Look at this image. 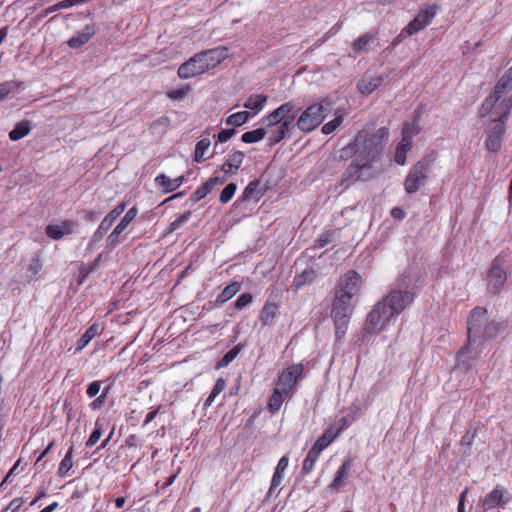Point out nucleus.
Returning <instances> with one entry per match:
<instances>
[{
    "label": "nucleus",
    "instance_id": "f257e3e1",
    "mask_svg": "<svg viewBox=\"0 0 512 512\" xmlns=\"http://www.w3.org/2000/svg\"><path fill=\"white\" fill-rule=\"evenodd\" d=\"M512 109V66L501 76L493 91L483 101L479 116H489L491 123L487 128L485 146L490 152H498L505 133V123Z\"/></svg>",
    "mask_w": 512,
    "mask_h": 512
},
{
    "label": "nucleus",
    "instance_id": "f03ea898",
    "mask_svg": "<svg viewBox=\"0 0 512 512\" xmlns=\"http://www.w3.org/2000/svg\"><path fill=\"white\" fill-rule=\"evenodd\" d=\"M414 301V294L405 284L397 282L390 292L379 300L368 313L365 331L377 334L385 329L390 319L401 314Z\"/></svg>",
    "mask_w": 512,
    "mask_h": 512
},
{
    "label": "nucleus",
    "instance_id": "7ed1b4c3",
    "mask_svg": "<svg viewBox=\"0 0 512 512\" xmlns=\"http://www.w3.org/2000/svg\"><path fill=\"white\" fill-rule=\"evenodd\" d=\"M468 344L463 347L458 357L460 360L470 352V347L477 339L490 340L496 338L505 329V324L500 321L488 319V312L485 308L475 307L467 319Z\"/></svg>",
    "mask_w": 512,
    "mask_h": 512
},
{
    "label": "nucleus",
    "instance_id": "20e7f679",
    "mask_svg": "<svg viewBox=\"0 0 512 512\" xmlns=\"http://www.w3.org/2000/svg\"><path fill=\"white\" fill-rule=\"evenodd\" d=\"M299 113V108L293 102H286L262 119L266 123L268 143L274 146L285 139Z\"/></svg>",
    "mask_w": 512,
    "mask_h": 512
},
{
    "label": "nucleus",
    "instance_id": "39448f33",
    "mask_svg": "<svg viewBox=\"0 0 512 512\" xmlns=\"http://www.w3.org/2000/svg\"><path fill=\"white\" fill-rule=\"evenodd\" d=\"M227 57V48L216 47L196 53L178 68L181 79H189L215 68Z\"/></svg>",
    "mask_w": 512,
    "mask_h": 512
},
{
    "label": "nucleus",
    "instance_id": "423d86ee",
    "mask_svg": "<svg viewBox=\"0 0 512 512\" xmlns=\"http://www.w3.org/2000/svg\"><path fill=\"white\" fill-rule=\"evenodd\" d=\"M388 136L389 131L386 127L379 128L375 133L362 130L355 136L353 144L344 150L349 149L364 158H374L382 151Z\"/></svg>",
    "mask_w": 512,
    "mask_h": 512
},
{
    "label": "nucleus",
    "instance_id": "0eeeda50",
    "mask_svg": "<svg viewBox=\"0 0 512 512\" xmlns=\"http://www.w3.org/2000/svg\"><path fill=\"white\" fill-rule=\"evenodd\" d=\"M433 161V158L424 157L413 165L404 180V189L407 194H414L425 185L431 173Z\"/></svg>",
    "mask_w": 512,
    "mask_h": 512
},
{
    "label": "nucleus",
    "instance_id": "6e6552de",
    "mask_svg": "<svg viewBox=\"0 0 512 512\" xmlns=\"http://www.w3.org/2000/svg\"><path fill=\"white\" fill-rule=\"evenodd\" d=\"M329 107L330 102L326 99L310 105L300 114L296 126L303 132H311L321 124Z\"/></svg>",
    "mask_w": 512,
    "mask_h": 512
},
{
    "label": "nucleus",
    "instance_id": "1a4fd4ad",
    "mask_svg": "<svg viewBox=\"0 0 512 512\" xmlns=\"http://www.w3.org/2000/svg\"><path fill=\"white\" fill-rule=\"evenodd\" d=\"M304 372L302 363L292 364L278 373L275 381L276 388L290 394V397L296 391V384L301 379Z\"/></svg>",
    "mask_w": 512,
    "mask_h": 512
},
{
    "label": "nucleus",
    "instance_id": "9d476101",
    "mask_svg": "<svg viewBox=\"0 0 512 512\" xmlns=\"http://www.w3.org/2000/svg\"><path fill=\"white\" fill-rule=\"evenodd\" d=\"M437 5H428L422 8L419 13L415 16V18L410 21V23L405 28V32L407 36H412L419 31L426 28L433 20L437 13Z\"/></svg>",
    "mask_w": 512,
    "mask_h": 512
},
{
    "label": "nucleus",
    "instance_id": "9b49d317",
    "mask_svg": "<svg viewBox=\"0 0 512 512\" xmlns=\"http://www.w3.org/2000/svg\"><path fill=\"white\" fill-rule=\"evenodd\" d=\"M507 280V273L499 258L493 260L488 273V290L494 294H498L504 288Z\"/></svg>",
    "mask_w": 512,
    "mask_h": 512
},
{
    "label": "nucleus",
    "instance_id": "f8f14e48",
    "mask_svg": "<svg viewBox=\"0 0 512 512\" xmlns=\"http://www.w3.org/2000/svg\"><path fill=\"white\" fill-rule=\"evenodd\" d=\"M361 287V276L354 270L347 271L338 281L336 292L351 297L358 295Z\"/></svg>",
    "mask_w": 512,
    "mask_h": 512
},
{
    "label": "nucleus",
    "instance_id": "ddd939ff",
    "mask_svg": "<svg viewBox=\"0 0 512 512\" xmlns=\"http://www.w3.org/2000/svg\"><path fill=\"white\" fill-rule=\"evenodd\" d=\"M509 500L510 498L508 497L507 490L501 485H496L491 492L480 500L479 505L484 511H488L497 506L506 505Z\"/></svg>",
    "mask_w": 512,
    "mask_h": 512
},
{
    "label": "nucleus",
    "instance_id": "4468645a",
    "mask_svg": "<svg viewBox=\"0 0 512 512\" xmlns=\"http://www.w3.org/2000/svg\"><path fill=\"white\" fill-rule=\"evenodd\" d=\"M353 297L335 292V299L331 310V317L338 318L339 320L344 317H351L354 305L352 304Z\"/></svg>",
    "mask_w": 512,
    "mask_h": 512
},
{
    "label": "nucleus",
    "instance_id": "2eb2a0df",
    "mask_svg": "<svg viewBox=\"0 0 512 512\" xmlns=\"http://www.w3.org/2000/svg\"><path fill=\"white\" fill-rule=\"evenodd\" d=\"M369 168L368 161L364 164L360 165L358 163L352 162L346 170L343 172L339 185L343 189H347L353 182L355 181H366L368 177L364 176V170Z\"/></svg>",
    "mask_w": 512,
    "mask_h": 512
},
{
    "label": "nucleus",
    "instance_id": "dca6fc26",
    "mask_svg": "<svg viewBox=\"0 0 512 512\" xmlns=\"http://www.w3.org/2000/svg\"><path fill=\"white\" fill-rule=\"evenodd\" d=\"M78 224L74 220H64L59 224H50L46 226V235L53 240H60L64 236L72 234L77 228Z\"/></svg>",
    "mask_w": 512,
    "mask_h": 512
},
{
    "label": "nucleus",
    "instance_id": "f3484780",
    "mask_svg": "<svg viewBox=\"0 0 512 512\" xmlns=\"http://www.w3.org/2000/svg\"><path fill=\"white\" fill-rule=\"evenodd\" d=\"M377 32H367L351 43V48L356 55L368 53L372 44L377 39Z\"/></svg>",
    "mask_w": 512,
    "mask_h": 512
},
{
    "label": "nucleus",
    "instance_id": "a211bd4d",
    "mask_svg": "<svg viewBox=\"0 0 512 512\" xmlns=\"http://www.w3.org/2000/svg\"><path fill=\"white\" fill-rule=\"evenodd\" d=\"M245 154L241 151H234L228 156V159L221 165L220 170L225 174L234 175L240 168Z\"/></svg>",
    "mask_w": 512,
    "mask_h": 512
},
{
    "label": "nucleus",
    "instance_id": "6ab92c4d",
    "mask_svg": "<svg viewBox=\"0 0 512 512\" xmlns=\"http://www.w3.org/2000/svg\"><path fill=\"white\" fill-rule=\"evenodd\" d=\"M279 315V305L274 302L266 301L259 313V319L263 326H270Z\"/></svg>",
    "mask_w": 512,
    "mask_h": 512
},
{
    "label": "nucleus",
    "instance_id": "aec40b11",
    "mask_svg": "<svg viewBox=\"0 0 512 512\" xmlns=\"http://www.w3.org/2000/svg\"><path fill=\"white\" fill-rule=\"evenodd\" d=\"M260 187V181L259 180H253L251 181L242 192L241 197L235 202V204L240 202H248L251 200L259 201L260 198L263 196V192L261 191Z\"/></svg>",
    "mask_w": 512,
    "mask_h": 512
},
{
    "label": "nucleus",
    "instance_id": "412c9836",
    "mask_svg": "<svg viewBox=\"0 0 512 512\" xmlns=\"http://www.w3.org/2000/svg\"><path fill=\"white\" fill-rule=\"evenodd\" d=\"M184 181V176H179L175 179H171L164 173L159 174L155 178V183L158 187H161L165 192H172L178 189Z\"/></svg>",
    "mask_w": 512,
    "mask_h": 512
},
{
    "label": "nucleus",
    "instance_id": "4be33fe9",
    "mask_svg": "<svg viewBox=\"0 0 512 512\" xmlns=\"http://www.w3.org/2000/svg\"><path fill=\"white\" fill-rule=\"evenodd\" d=\"M287 397H290V394L281 391L280 388L275 387L267 403L269 412L272 414L277 413Z\"/></svg>",
    "mask_w": 512,
    "mask_h": 512
},
{
    "label": "nucleus",
    "instance_id": "5701e85b",
    "mask_svg": "<svg viewBox=\"0 0 512 512\" xmlns=\"http://www.w3.org/2000/svg\"><path fill=\"white\" fill-rule=\"evenodd\" d=\"M93 34L94 30L89 26H86L85 29L78 31L76 35L68 40V45L72 49H77L86 44L91 39Z\"/></svg>",
    "mask_w": 512,
    "mask_h": 512
},
{
    "label": "nucleus",
    "instance_id": "b1692460",
    "mask_svg": "<svg viewBox=\"0 0 512 512\" xmlns=\"http://www.w3.org/2000/svg\"><path fill=\"white\" fill-rule=\"evenodd\" d=\"M241 282H232L227 285L222 292L217 296L215 300V305L217 307L222 306L224 303L229 301L234 295H236L241 290Z\"/></svg>",
    "mask_w": 512,
    "mask_h": 512
},
{
    "label": "nucleus",
    "instance_id": "393cba45",
    "mask_svg": "<svg viewBox=\"0 0 512 512\" xmlns=\"http://www.w3.org/2000/svg\"><path fill=\"white\" fill-rule=\"evenodd\" d=\"M102 329L99 324H92L77 341L76 351L79 352L85 348L92 339L100 335Z\"/></svg>",
    "mask_w": 512,
    "mask_h": 512
},
{
    "label": "nucleus",
    "instance_id": "a878e982",
    "mask_svg": "<svg viewBox=\"0 0 512 512\" xmlns=\"http://www.w3.org/2000/svg\"><path fill=\"white\" fill-rule=\"evenodd\" d=\"M31 129L32 122L30 120H22L9 132V138L12 141H18L27 136L31 132Z\"/></svg>",
    "mask_w": 512,
    "mask_h": 512
},
{
    "label": "nucleus",
    "instance_id": "bb28decb",
    "mask_svg": "<svg viewBox=\"0 0 512 512\" xmlns=\"http://www.w3.org/2000/svg\"><path fill=\"white\" fill-rule=\"evenodd\" d=\"M352 467V459L345 458L342 465L337 470L335 477L330 485L333 489H339L344 486V478L347 471Z\"/></svg>",
    "mask_w": 512,
    "mask_h": 512
},
{
    "label": "nucleus",
    "instance_id": "cd10ccee",
    "mask_svg": "<svg viewBox=\"0 0 512 512\" xmlns=\"http://www.w3.org/2000/svg\"><path fill=\"white\" fill-rule=\"evenodd\" d=\"M339 435V430H334V428L331 426L329 427L314 443V447L319 450L323 451L326 447H328L334 439Z\"/></svg>",
    "mask_w": 512,
    "mask_h": 512
},
{
    "label": "nucleus",
    "instance_id": "c85d7f7f",
    "mask_svg": "<svg viewBox=\"0 0 512 512\" xmlns=\"http://www.w3.org/2000/svg\"><path fill=\"white\" fill-rule=\"evenodd\" d=\"M382 84L381 77H364L358 84L362 94L369 95Z\"/></svg>",
    "mask_w": 512,
    "mask_h": 512
},
{
    "label": "nucleus",
    "instance_id": "c756f323",
    "mask_svg": "<svg viewBox=\"0 0 512 512\" xmlns=\"http://www.w3.org/2000/svg\"><path fill=\"white\" fill-rule=\"evenodd\" d=\"M267 96L263 94L251 95L247 98L244 103V107L246 109L252 110L255 113H258L266 104Z\"/></svg>",
    "mask_w": 512,
    "mask_h": 512
},
{
    "label": "nucleus",
    "instance_id": "7c9ffc66",
    "mask_svg": "<svg viewBox=\"0 0 512 512\" xmlns=\"http://www.w3.org/2000/svg\"><path fill=\"white\" fill-rule=\"evenodd\" d=\"M411 148H412V141L402 138L396 148L395 162L399 165H404L406 163L407 152L409 150H411Z\"/></svg>",
    "mask_w": 512,
    "mask_h": 512
},
{
    "label": "nucleus",
    "instance_id": "2f4dec72",
    "mask_svg": "<svg viewBox=\"0 0 512 512\" xmlns=\"http://www.w3.org/2000/svg\"><path fill=\"white\" fill-rule=\"evenodd\" d=\"M320 454L321 451L312 446L303 461L302 473L309 474L314 469L315 463L317 462Z\"/></svg>",
    "mask_w": 512,
    "mask_h": 512
},
{
    "label": "nucleus",
    "instance_id": "473e14b6",
    "mask_svg": "<svg viewBox=\"0 0 512 512\" xmlns=\"http://www.w3.org/2000/svg\"><path fill=\"white\" fill-rule=\"evenodd\" d=\"M127 228L125 224H123L121 221L116 225V227L113 229V231L108 235L107 237V247L109 249H114L121 243V234L124 232V230Z\"/></svg>",
    "mask_w": 512,
    "mask_h": 512
},
{
    "label": "nucleus",
    "instance_id": "72a5a7b5",
    "mask_svg": "<svg viewBox=\"0 0 512 512\" xmlns=\"http://www.w3.org/2000/svg\"><path fill=\"white\" fill-rule=\"evenodd\" d=\"M266 135H267L266 128L261 127V128H257L255 130L247 131V132L243 133L241 136V140L244 143L252 144V143H256V142L264 139Z\"/></svg>",
    "mask_w": 512,
    "mask_h": 512
},
{
    "label": "nucleus",
    "instance_id": "f704fd0d",
    "mask_svg": "<svg viewBox=\"0 0 512 512\" xmlns=\"http://www.w3.org/2000/svg\"><path fill=\"white\" fill-rule=\"evenodd\" d=\"M316 279V272L312 269L304 270L294 278L293 284L298 290L306 284H311Z\"/></svg>",
    "mask_w": 512,
    "mask_h": 512
},
{
    "label": "nucleus",
    "instance_id": "c9c22d12",
    "mask_svg": "<svg viewBox=\"0 0 512 512\" xmlns=\"http://www.w3.org/2000/svg\"><path fill=\"white\" fill-rule=\"evenodd\" d=\"M210 145L211 141L209 138H202L199 140L195 147L193 160L197 163H201L204 160V155L209 149Z\"/></svg>",
    "mask_w": 512,
    "mask_h": 512
},
{
    "label": "nucleus",
    "instance_id": "e433bc0d",
    "mask_svg": "<svg viewBox=\"0 0 512 512\" xmlns=\"http://www.w3.org/2000/svg\"><path fill=\"white\" fill-rule=\"evenodd\" d=\"M249 117L250 115L247 111H240L230 115L226 123L234 127L241 126L249 120Z\"/></svg>",
    "mask_w": 512,
    "mask_h": 512
},
{
    "label": "nucleus",
    "instance_id": "4c0bfd02",
    "mask_svg": "<svg viewBox=\"0 0 512 512\" xmlns=\"http://www.w3.org/2000/svg\"><path fill=\"white\" fill-rule=\"evenodd\" d=\"M240 351H241L240 345L234 346L227 353H225V355L218 361L216 367L217 368L226 367L237 357V355L240 353Z\"/></svg>",
    "mask_w": 512,
    "mask_h": 512
},
{
    "label": "nucleus",
    "instance_id": "58836bf2",
    "mask_svg": "<svg viewBox=\"0 0 512 512\" xmlns=\"http://www.w3.org/2000/svg\"><path fill=\"white\" fill-rule=\"evenodd\" d=\"M350 317H344V319L339 320L338 318H333L335 324V336L337 340H342L346 334L348 323Z\"/></svg>",
    "mask_w": 512,
    "mask_h": 512
},
{
    "label": "nucleus",
    "instance_id": "ea45409f",
    "mask_svg": "<svg viewBox=\"0 0 512 512\" xmlns=\"http://www.w3.org/2000/svg\"><path fill=\"white\" fill-rule=\"evenodd\" d=\"M191 215V211H185L183 214L177 217L173 222L170 223L169 227L166 229V234H170L179 229L191 218Z\"/></svg>",
    "mask_w": 512,
    "mask_h": 512
},
{
    "label": "nucleus",
    "instance_id": "a19ab883",
    "mask_svg": "<svg viewBox=\"0 0 512 512\" xmlns=\"http://www.w3.org/2000/svg\"><path fill=\"white\" fill-rule=\"evenodd\" d=\"M72 453L73 448L71 447L68 452L66 453L65 457L60 462L59 468H58V475L59 476H65L69 470L72 468Z\"/></svg>",
    "mask_w": 512,
    "mask_h": 512
},
{
    "label": "nucleus",
    "instance_id": "79ce46f5",
    "mask_svg": "<svg viewBox=\"0 0 512 512\" xmlns=\"http://www.w3.org/2000/svg\"><path fill=\"white\" fill-rule=\"evenodd\" d=\"M236 190H237V185L235 183H229L222 190V192L219 196V201L222 204L228 203L233 198Z\"/></svg>",
    "mask_w": 512,
    "mask_h": 512
},
{
    "label": "nucleus",
    "instance_id": "37998d69",
    "mask_svg": "<svg viewBox=\"0 0 512 512\" xmlns=\"http://www.w3.org/2000/svg\"><path fill=\"white\" fill-rule=\"evenodd\" d=\"M102 431H103V424L99 420H97L95 423L94 431L91 433V435L89 436L88 440L85 443L86 447L94 446L99 441L100 437L102 436Z\"/></svg>",
    "mask_w": 512,
    "mask_h": 512
},
{
    "label": "nucleus",
    "instance_id": "c03bdc74",
    "mask_svg": "<svg viewBox=\"0 0 512 512\" xmlns=\"http://www.w3.org/2000/svg\"><path fill=\"white\" fill-rule=\"evenodd\" d=\"M189 92H190V87L184 86L179 89L168 90L166 95L171 100L181 101L188 95Z\"/></svg>",
    "mask_w": 512,
    "mask_h": 512
},
{
    "label": "nucleus",
    "instance_id": "a18cd8bd",
    "mask_svg": "<svg viewBox=\"0 0 512 512\" xmlns=\"http://www.w3.org/2000/svg\"><path fill=\"white\" fill-rule=\"evenodd\" d=\"M19 84L16 81L0 83V102L3 101L12 91L16 90Z\"/></svg>",
    "mask_w": 512,
    "mask_h": 512
},
{
    "label": "nucleus",
    "instance_id": "49530a36",
    "mask_svg": "<svg viewBox=\"0 0 512 512\" xmlns=\"http://www.w3.org/2000/svg\"><path fill=\"white\" fill-rule=\"evenodd\" d=\"M419 132L420 127L418 123L413 122L410 124H406L402 130V138L406 140L408 138V140L412 141L413 136L417 135Z\"/></svg>",
    "mask_w": 512,
    "mask_h": 512
},
{
    "label": "nucleus",
    "instance_id": "de8ad7c7",
    "mask_svg": "<svg viewBox=\"0 0 512 512\" xmlns=\"http://www.w3.org/2000/svg\"><path fill=\"white\" fill-rule=\"evenodd\" d=\"M211 191L212 190L210 189V187L208 186V184L205 181L201 186H199L193 192V194L191 195V201L196 203V202L200 201L201 199H203L204 197H206Z\"/></svg>",
    "mask_w": 512,
    "mask_h": 512
},
{
    "label": "nucleus",
    "instance_id": "09e8293b",
    "mask_svg": "<svg viewBox=\"0 0 512 512\" xmlns=\"http://www.w3.org/2000/svg\"><path fill=\"white\" fill-rule=\"evenodd\" d=\"M283 475L274 473L271 480V485L268 490L267 496L268 497H277L279 494V490L277 488L280 486L282 482Z\"/></svg>",
    "mask_w": 512,
    "mask_h": 512
},
{
    "label": "nucleus",
    "instance_id": "8fccbe9b",
    "mask_svg": "<svg viewBox=\"0 0 512 512\" xmlns=\"http://www.w3.org/2000/svg\"><path fill=\"white\" fill-rule=\"evenodd\" d=\"M343 118L341 116L335 117L333 120L325 123L322 126V133L325 135H329L333 133L342 123Z\"/></svg>",
    "mask_w": 512,
    "mask_h": 512
},
{
    "label": "nucleus",
    "instance_id": "3c124183",
    "mask_svg": "<svg viewBox=\"0 0 512 512\" xmlns=\"http://www.w3.org/2000/svg\"><path fill=\"white\" fill-rule=\"evenodd\" d=\"M253 301V295L251 293H243L241 294L238 299L235 301V307L238 310H241L248 305H250Z\"/></svg>",
    "mask_w": 512,
    "mask_h": 512
},
{
    "label": "nucleus",
    "instance_id": "603ef678",
    "mask_svg": "<svg viewBox=\"0 0 512 512\" xmlns=\"http://www.w3.org/2000/svg\"><path fill=\"white\" fill-rule=\"evenodd\" d=\"M125 208H126V203L121 202L113 210H111L106 215V217L114 223L116 221V219L124 212Z\"/></svg>",
    "mask_w": 512,
    "mask_h": 512
},
{
    "label": "nucleus",
    "instance_id": "864d4df0",
    "mask_svg": "<svg viewBox=\"0 0 512 512\" xmlns=\"http://www.w3.org/2000/svg\"><path fill=\"white\" fill-rule=\"evenodd\" d=\"M235 133H236V130L234 128L222 129L215 137L218 142L223 143V142L228 141Z\"/></svg>",
    "mask_w": 512,
    "mask_h": 512
},
{
    "label": "nucleus",
    "instance_id": "5fc2aeb1",
    "mask_svg": "<svg viewBox=\"0 0 512 512\" xmlns=\"http://www.w3.org/2000/svg\"><path fill=\"white\" fill-rule=\"evenodd\" d=\"M137 214H138V209L136 207H132V208H130L126 212V214L124 215V217L120 221L128 227V225L132 221H134V219L136 218Z\"/></svg>",
    "mask_w": 512,
    "mask_h": 512
},
{
    "label": "nucleus",
    "instance_id": "6e6d98bb",
    "mask_svg": "<svg viewBox=\"0 0 512 512\" xmlns=\"http://www.w3.org/2000/svg\"><path fill=\"white\" fill-rule=\"evenodd\" d=\"M100 388H101V381L92 382L87 388V391H86L87 396L89 398L95 397L99 393Z\"/></svg>",
    "mask_w": 512,
    "mask_h": 512
},
{
    "label": "nucleus",
    "instance_id": "4d7b16f0",
    "mask_svg": "<svg viewBox=\"0 0 512 512\" xmlns=\"http://www.w3.org/2000/svg\"><path fill=\"white\" fill-rule=\"evenodd\" d=\"M108 389H105L100 396H98L92 403L91 408L93 410L99 409L106 401Z\"/></svg>",
    "mask_w": 512,
    "mask_h": 512
},
{
    "label": "nucleus",
    "instance_id": "13d9d810",
    "mask_svg": "<svg viewBox=\"0 0 512 512\" xmlns=\"http://www.w3.org/2000/svg\"><path fill=\"white\" fill-rule=\"evenodd\" d=\"M288 463H289L288 456L284 455L283 457H281L276 468H275L274 473L283 475V473L285 472V470L288 467Z\"/></svg>",
    "mask_w": 512,
    "mask_h": 512
},
{
    "label": "nucleus",
    "instance_id": "bf43d9fd",
    "mask_svg": "<svg viewBox=\"0 0 512 512\" xmlns=\"http://www.w3.org/2000/svg\"><path fill=\"white\" fill-rule=\"evenodd\" d=\"M226 387V382L223 378H218L216 380V383L211 391L213 393V396H218Z\"/></svg>",
    "mask_w": 512,
    "mask_h": 512
},
{
    "label": "nucleus",
    "instance_id": "052dcab7",
    "mask_svg": "<svg viewBox=\"0 0 512 512\" xmlns=\"http://www.w3.org/2000/svg\"><path fill=\"white\" fill-rule=\"evenodd\" d=\"M87 2L86 0H62L57 3L58 8L66 9L72 6Z\"/></svg>",
    "mask_w": 512,
    "mask_h": 512
},
{
    "label": "nucleus",
    "instance_id": "680f3d73",
    "mask_svg": "<svg viewBox=\"0 0 512 512\" xmlns=\"http://www.w3.org/2000/svg\"><path fill=\"white\" fill-rule=\"evenodd\" d=\"M469 489L466 487L459 495L458 509L457 512L465 511V502Z\"/></svg>",
    "mask_w": 512,
    "mask_h": 512
},
{
    "label": "nucleus",
    "instance_id": "e2e57ef3",
    "mask_svg": "<svg viewBox=\"0 0 512 512\" xmlns=\"http://www.w3.org/2000/svg\"><path fill=\"white\" fill-rule=\"evenodd\" d=\"M469 489L466 487L459 495L458 509L457 512L465 511V502Z\"/></svg>",
    "mask_w": 512,
    "mask_h": 512
},
{
    "label": "nucleus",
    "instance_id": "0e129e2a",
    "mask_svg": "<svg viewBox=\"0 0 512 512\" xmlns=\"http://www.w3.org/2000/svg\"><path fill=\"white\" fill-rule=\"evenodd\" d=\"M226 181V178L223 176V177H220V176H212L210 177L206 183L208 184V186L210 187V189L212 190L216 185L218 184H222Z\"/></svg>",
    "mask_w": 512,
    "mask_h": 512
},
{
    "label": "nucleus",
    "instance_id": "69168bd1",
    "mask_svg": "<svg viewBox=\"0 0 512 512\" xmlns=\"http://www.w3.org/2000/svg\"><path fill=\"white\" fill-rule=\"evenodd\" d=\"M104 236H105V233L97 228V230L93 233V235L91 237L89 247H92L96 243L100 242L104 238Z\"/></svg>",
    "mask_w": 512,
    "mask_h": 512
},
{
    "label": "nucleus",
    "instance_id": "338daca9",
    "mask_svg": "<svg viewBox=\"0 0 512 512\" xmlns=\"http://www.w3.org/2000/svg\"><path fill=\"white\" fill-rule=\"evenodd\" d=\"M22 504H23L22 498H15L9 503L8 507L5 510H6V512L8 510H11V512H15L16 510H18L21 507Z\"/></svg>",
    "mask_w": 512,
    "mask_h": 512
},
{
    "label": "nucleus",
    "instance_id": "774afa93",
    "mask_svg": "<svg viewBox=\"0 0 512 512\" xmlns=\"http://www.w3.org/2000/svg\"><path fill=\"white\" fill-rule=\"evenodd\" d=\"M112 225H113V222L105 216L104 219L101 221L98 229L106 234Z\"/></svg>",
    "mask_w": 512,
    "mask_h": 512
}]
</instances>
